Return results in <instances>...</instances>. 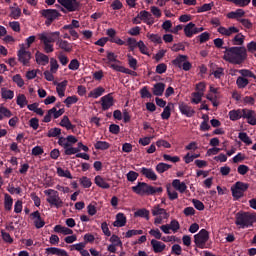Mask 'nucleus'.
Returning <instances> with one entry per match:
<instances>
[{"instance_id": "1", "label": "nucleus", "mask_w": 256, "mask_h": 256, "mask_svg": "<svg viewBox=\"0 0 256 256\" xmlns=\"http://www.w3.org/2000/svg\"><path fill=\"white\" fill-rule=\"evenodd\" d=\"M245 47H225L223 59L234 65H241L247 59Z\"/></svg>"}, {"instance_id": "2", "label": "nucleus", "mask_w": 256, "mask_h": 256, "mask_svg": "<svg viewBox=\"0 0 256 256\" xmlns=\"http://www.w3.org/2000/svg\"><path fill=\"white\" fill-rule=\"evenodd\" d=\"M254 223H256V212L239 211L235 216V224L241 229L253 227Z\"/></svg>"}, {"instance_id": "3", "label": "nucleus", "mask_w": 256, "mask_h": 256, "mask_svg": "<svg viewBox=\"0 0 256 256\" xmlns=\"http://www.w3.org/2000/svg\"><path fill=\"white\" fill-rule=\"evenodd\" d=\"M133 193L136 195H155L156 193H162V187H153L145 182H138L136 186L132 187Z\"/></svg>"}, {"instance_id": "4", "label": "nucleus", "mask_w": 256, "mask_h": 256, "mask_svg": "<svg viewBox=\"0 0 256 256\" xmlns=\"http://www.w3.org/2000/svg\"><path fill=\"white\" fill-rule=\"evenodd\" d=\"M57 2L62 6L59 8L64 14L79 12L82 9V3L79 0H58Z\"/></svg>"}, {"instance_id": "5", "label": "nucleus", "mask_w": 256, "mask_h": 256, "mask_svg": "<svg viewBox=\"0 0 256 256\" xmlns=\"http://www.w3.org/2000/svg\"><path fill=\"white\" fill-rule=\"evenodd\" d=\"M248 189V183L238 181L231 187L232 197H234V199L237 201L238 199H241V197H244V193L245 191H248Z\"/></svg>"}, {"instance_id": "6", "label": "nucleus", "mask_w": 256, "mask_h": 256, "mask_svg": "<svg viewBox=\"0 0 256 256\" xmlns=\"http://www.w3.org/2000/svg\"><path fill=\"white\" fill-rule=\"evenodd\" d=\"M40 14L42 17L46 19L45 25L47 27L51 26L53 22L58 19V17L61 16L60 12L57 11L56 9H44L40 11Z\"/></svg>"}, {"instance_id": "7", "label": "nucleus", "mask_w": 256, "mask_h": 256, "mask_svg": "<svg viewBox=\"0 0 256 256\" xmlns=\"http://www.w3.org/2000/svg\"><path fill=\"white\" fill-rule=\"evenodd\" d=\"M207 241H209V232L206 229H201L194 235V243L201 250L205 249Z\"/></svg>"}, {"instance_id": "8", "label": "nucleus", "mask_w": 256, "mask_h": 256, "mask_svg": "<svg viewBox=\"0 0 256 256\" xmlns=\"http://www.w3.org/2000/svg\"><path fill=\"white\" fill-rule=\"evenodd\" d=\"M242 118L247 120V123L255 126L256 125V112L247 108L243 109Z\"/></svg>"}, {"instance_id": "9", "label": "nucleus", "mask_w": 256, "mask_h": 256, "mask_svg": "<svg viewBox=\"0 0 256 256\" xmlns=\"http://www.w3.org/2000/svg\"><path fill=\"white\" fill-rule=\"evenodd\" d=\"M31 219L34 221V225L36 229H42V227H45L46 222L42 218L41 213L39 211H35L30 214Z\"/></svg>"}, {"instance_id": "10", "label": "nucleus", "mask_w": 256, "mask_h": 256, "mask_svg": "<svg viewBox=\"0 0 256 256\" xmlns=\"http://www.w3.org/2000/svg\"><path fill=\"white\" fill-rule=\"evenodd\" d=\"M47 203H49V205L56 207V209H60V207H63V201L61 200V198L59 197V193H54L52 194V196H49L46 199Z\"/></svg>"}, {"instance_id": "11", "label": "nucleus", "mask_w": 256, "mask_h": 256, "mask_svg": "<svg viewBox=\"0 0 256 256\" xmlns=\"http://www.w3.org/2000/svg\"><path fill=\"white\" fill-rule=\"evenodd\" d=\"M150 245L154 254H161L166 249V245L163 242L158 241L157 239H152L150 241Z\"/></svg>"}, {"instance_id": "12", "label": "nucleus", "mask_w": 256, "mask_h": 256, "mask_svg": "<svg viewBox=\"0 0 256 256\" xmlns=\"http://www.w3.org/2000/svg\"><path fill=\"white\" fill-rule=\"evenodd\" d=\"M18 60L23 64V65H28L30 60H31V52L26 51L25 48H21L18 53Z\"/></svg>"}, {"instance_id": "13", "label": "nucleus", "mask_w": 256, "mask_h": 256, "mask_svg": "<svg viewBox=\"0 0 256 256\" xmlns=\"http://www.w3.org/2000/svg\"><path fill=\"white\" fill-rule=\"evenodd\" d=\"M101 102L102 110L107 111L114 104L113 96H111V94H107L101 98Z\"/></svg>"}, {"instance_id": "14", "label": "nucleus", "mask_w": 256, "mask_h": 256, "mask_svg": "<svg viewBox=\"0 0 256 256\" xmlns=\"http://www.w3.org/2000/svg\"><path fill=\"white\" fill-rule=\"evenodd\" d=\"M46 254L48 255H56V256H69L68 252L65 249L57 248V247H49L45 249Z\"/></svg>"}, {"instance_id": "15", "label": "nucleus", "mask_w": 256, "mask_h": 256, "mask_svg": "<svg viewBox=\"0 0 256 256\" xmlns=\"http://www.w3.org/2000/svg\"><path fill=\"white\" fill-rule=\"evenodd\" d=\"M179 110L183 115H185L189 118L195 114L194 109H192L191 106L187 105L184 102L179 103Z\"/></svg>"}, {"instance_id": "16", "label": "nucleus", "mask_w": 256, "mask_h": 256, "mask_svg": "<svg viewBox=\"0 0 256 256\" xmlns=\"http://www.w3.org/2000/svg\"><path fill=\"white\" fill-rule=\"evenodd\" d=\"M56 45L64 52L71 53L73 51V44L66 40L58 39Z\"/></svg>"}, {"instance_id": "17", "label": "nucleus", "mask_w": 256, "mask_h": 256, "mask_svg": "<svg viewBox=\"0 0 256 256\" xmlns=\"http://www.w3.org/2000/svg\"><path fill=\"white\" fill-rule=\"evenodd\" d=\"M35 59H36V63L42 66H46L50 62L49 56L39 51L36 52Z\"/></svg>"}, {"instance_id": "18", "label": "nucleus", "mask_w": 256, "mask_h": 256, "mask_svg": "<svg viewBox=\"0 0 256 256\" xmlns=\"http://www.w3.org/2000/svg\"><path fill=\"white\" fill-rule=\"evenodd\" d=\"M140 173L152 181H157V174H155V171H153L151 168L142 167L140 169Z\"/></svg>"}, {"instance_id": "19", "label": "nucleus", "mask_w": 256, "mask_h": 256, "mask_svg": "<svg viewBox=\"0 0 256 256\" xmlns=\"http://www.w3.org/2000/svg\"><path fill=\"white\" fill-rule=\"evenodd\" d=\"M138 16L140 17V19L146 23L147 25H153V23H155V21H153V15L147 11H141Z\"/></svg>"}, {"instance_id": "20", "label": "nucleus", "mask_w": 256, "mask_h": 256, "mask_svg": "<svg viewBox=\"0 0 256 256\" xmlns=\"http://www.w3.org/2000/svg\"><path fill=\"white\" fill-rule=\"evenodd\" d=\"M114 227H125L127 225V217L123 213L116 215V221L113 222Z\"/></svg>"}, {"instance_id": "21", "label": "nucleus", "mask_w": 256, "mask_h": 256, "mask_svg": "<svg viewBox=\"0 0 256 256\" xmlns=\"http://www.w3.org/2000/svg\"><path fill=\"white\" fill-rule=\"evenodd\" d=\"M94 183L95 185H97V187H100V189H109L111 187V185L107 183V180H105V178H102L101 175H97L94 178Z\"/></svg>"}, {"instance_id": "22", "label": "nucleus", "mask_w": 256, "mask_h": 256, "mask_svg": "<svg viewBox=\"0 0 256 256\" xmlns=\"http://www.w3.org/2000/svg\"><path fill=\"white\" fill-rule=\"evenodd\" d=\"M218 32L224 36H231L232 34L239 33V29L236 27H229L228 29L225 27H219Z\"/></svg>"}, {"instance_id": "23", "label": "nucleus", "mask_w": 256, "mask_h": 256, "mask_svg": "<svg viewBox=\"0 0 256 256\" xmlns=\"http://www.w3.org/2000/svg\"><path fill=\"white\" fill-rule=\"evenodd\" d=\"M172 187L176 189V191H179V193H185L187 186L184 182H180L179 179H174L172 181Z\"/></svg>"}, {"instance_id": "24", "label": "nucleus", "mask_w": 256, "mask_h": 256, "mask_svg": "<svg viewBox=\"0 0 256 256\" xmlns=\"http://www.w3.org/2000/svg\"><path fill=\"white\" fill-rule=\"evenodd\" d=\"M14 200L11 195L5 194L4 195V209L5 211H12L13 209Z\"/></svg>"}, {"instance_id": "25", "label": "nucleus", "mask_w": 256, "mask_h": 256, "mask_svg": "<svg viewBox=\"0 0 256 256\" xmlns=\"http://www.w3.org/2000/svg\"><path fill=\"white\" fill-rule=\"evenodd\" d=\"M228 115H229L230 120L237 121L242 118L243 109L231 110Z\"/></svg>"}, {"instance_id": "26", "label": "nucleus", "mask_w": 256, "mask_h": 256, "mask_svg": "<svg viewBox=\"0 0 256 256\" xmlns=\"http://www.w3.org/2000/svg\"><path fill=\"white\" fill-rule=\"evenodd\" d=\"M166 85L164 83H156L152 89L155 96H162Z\"/></svg>"}, {"instance_id": "27", "label": "nucleus", "mask_w": 256, "mask_h": 256, "mask_svg": "<svg viewBox=\"0 0 256 256\" xmlns=\"http://www.w3.org/2000/svg\"><path fill=\"white\" fill-rule=\"evenodd\" d=\"M152 215L153 217H157L158 215H163V219H168L169 214L166 212L165 209L159 208V206H155L152 209Z\"/></svg>"}, {"instance_id": "28", "label": "nucleus", "mask_w": 256, "mask_h": 256, "mask_svg": "<svg viewBox=\"0 0 256 256\" xmlns=\"http://www.w3.org/2000/svg\"><path fill=\"white\" fill-rule=\"evenodd\" d=\"M15 96V92L12 90H8L7 88H1V97L5 100H12Z\"/></svg>"}, {"instance_id": "29", "label": "nucleus", "mask_w": 256, "mask_h": 256, "mask_svg": "<svg viewBox=\"0 0 256 256\" xmlns=\"http://www.w3.org/2000/svg\"><path fill=\"white\" fill-rule=\"evenodd\" d=\"M174 107L173 103H168L166 107H163L164 110L161 113V118L163 120H168L171 116V109Z\"/></svg>"}, {"instance_id": "30", "label": "nucleus", "mask_w": 256, "mask_h": 256, "mask_svg": "<svg viewBox=\"0 0 256 256\" xmlns=\"http://www.w3.org/2000/svg\"><path fill=\"white\" fill-rule=\"evenodd\" d=\"M60 126L65 127L67 130H71L75 128V125L72 124L70 118L68 116H63Z\"/></svg>"}, {"instance_id": "31", "label": "nucleus", "mask_w": 256, "mask_h": 256, "mask_svg": "<svg viewBox=\"0 0 256 256\" xmlns=\"http://www.w3.org/2000/svg\"><path fill=\"white\" fill-rule=\"evenodd\" d=\"M245 15V12L242 9H237L236 11H232L230 13L227 14V17L229 19H240L241 17H243Z\"/></svg>"}, {"instance_id": "32", "label": "nucleus", "mask_w": 256, "mask_h": 256, "mask_svg": "<svg viewBox=\"0 0 256 256\" xmlns=\"http://www.w3.org/2000/svg\"><path fill=\"white\" fill-rule=\"evenodd\" d=\"M105 93V89L103 87H98L96 89H94L93 91H91L88 95V97H92L94 99L99 98L101 95H103Z\"/></svg>"}, {"instance_id": "33", "label": "nucleus", "mask_w": 256, "mask_h": 256, "mask_svg": "<svg viewBox=\"0 0 256 256\" xmlns=\"http://www.w3.org/2000/svg\"><path fill=\"white\" fill-rule=\"evenodd\" d=\"M40 41L43 44V49H44L45 53L49 54V53L54 52L55 49H54L53 43H50L47 40H40Z\"/></svg>"}, {"instance_id": "34", "label": "nucleus", "mask_w": 256, "mask_h": 256, "mask_svg": "<svg viewBox=\"0 0 256 256\" xmlns=\"http://www.w3.org/2000/svg\"><path fill=\"white\" fill-rule=\"evenodd\" d=\"M57 175L60 176V177H65V178H68V179H73V175H72L71 171L64 170L61 167L57 168Z\"/></svg>"}, {"instance_id": "35", "label": "nucleus", "mask_w": 256, "mask_h": 256, "mask_svg": "<svg viewBox=\"0 0 256 256\" xmlns=\"http://www.w3.org/2000/svg\"><path fill=\"white\" fill-rule=\"evenodd\" d=\"M134 216L142 217V218L146 219V221H149V210H147L145 208L139 209L134 213Z\"/></svg>"}, {"instance_id": "36", "label": "nucleus", "mask_w": 256, "mask_h": 256, "mask_svg": "<svg viewBox=\"0 0 256 256\" xmlns=\"http://www.w3.org/2000/svg\"><path fill=\"white\" fill-rule=\"evenodd\" d=\"M94 147L96 150H107L109 149V147H111V144H109L108 142L106 141H97L95 144H94Z\"/></svg>"}, {"instance_id": "37", "label": "nucleus", "mask_w": 256, "mask_h": 256, "mask_svg": "<svg viewBox=\"0 0 256 256\" xmlns=\"http://www.w3.org/2000/svg\"><path fill=\"white\" fill-rule=\"evenodd\" d=\"M40 41H48V43L53 44L54 42H56V38L52 33H48V34H41L39 37Z\"/></svg>"}, {"instance_id": "38", "label": "nucleus", "mask_w": 256, "mask_h": 256, "mask_svg": "<svg viewBox=\"0 0 256 256\" xmlns=\"http://www.w3.org/2000/svg\"><path fill=\"white\" fill-rule=\"evenodd\" d=\"M238 72L241 75V77H243V78H246V79L253 78L256 80V75L248 69H241V70H238Z\"/></svg>"}, {"instance_id": "39", "label": "nucleus", "mask_w": 256, "mask_h": 256, "mask_svg": "<svg viewBox=\"0 0 256 256\" xmlns=\"http://www.w3.org/2000/svg\"><path fill=\"white\" fill-rule=\"evenodd\" d=\"M16 103L20 108H24L28 104L27 97L24 94H19Z\"/></svg>"}, {"instance_id": "40", "label": "nucleus", "mask_w": 256, "mask_h": 256, "mask_svg": "<svg viewBox=\"0 0 256 256\" xmlns=\"http://www.w3.org/2000/svg\"><path fill=\"white\" fill-rule=\"evenodd\" d=\"M244 40H245V36L242 35V33H239V34H237V35L233 38L232 43H233V45H235V46H241V45L244 44Z\"/></svg>"}, {"instance_id": "41", "label": "nucleus", "mask_w": 256, "mask_h": 256, "mask_svg": "<svg viewBox=\"0 0 256 256\" xmlns=\"http://www.w3.org/2000/svg\"><path fill=\"white\" fill-rule=\"evenodd\" d=\"M187 60V56L185 55H179L176 59L172 61V64L178 68L182 67V63H184Z\"/></svg>"}, {"instance_id": "42", "label": "nucleus", "mask_w": 256, "mask_h": 256, "mask_svg": "<svg viewBox=\"0 0 256 256\" xmlns=\"http://www.w3.org/2000/svg\"><path fill=\"white\" fill-rule=\"evenodd\" d=\"M171 167H172V165L161 162V163H158V164H157V166H156V171H157L159 174H162V173H164L165 171L169 170Z\"/></svg>"}, {"instance_id": "43", "label": "nucleus", "mask_w": 256, "mask_h": 256, "mask_svg": "<svg viewBox=\"0 0 256 256\" xmlns=\"http://www.w3.org/2000/svg\"><path fill=\"white\" fill-rule=\"evenodd\" d=\"M194 26H195V24H193L192 22H190L189 24H187V25L185 26V28H184V33H185V35H186L188 38H191V37L194 35V33H193V31H194Z\"/></svg>"}, {"instance_id": "44", "label": "nucleus", "mask_w": 256, "mask_h": 256, "mask_svg": "<svg viewBox=\"0 0 256 256\" xmlns=\"http://www.w3.org/2000/svg\"><path fill=\"white\" fill-rule=\"evenodd\" d=\"M236 84L239 89H243L249 84V80L247 78L239 76L236 80Z\"/></svg>"}, {"instance_id": "45", "label": "nucleus", "mask_w": 256, "mask_h": 256, "mask_svg": "<svg viewBox=\"0 0 256 256\" xmlns=\"http://www.w3.org/2000/svg\"><path fill=\"white\" fill-rule=\"evenodd\" d=\"M59 68H60V65H59L57 59L51 58L50 59V71L52 73H57Z\"/></svg>"}, {"instance_id": "46", "label": "nucleus", "mask_w": 256, "mask_h": 256, "mask_svg": "<svg viewBox=\"0 0 256 256\" xmlns=\"http://www.w3.org/2000/svg\"><path fill=\"white\" fill-rule=\"evenodd\" d=\"M1 237L5 243H14V239L12 238L10 233L6 232L5 230H1Z\"/></svg>"}, {"instance_id": "47", "label": "nucleus", "mask_w": 256, "mask_h": 256, "mask_svg": "<svg viewBox=\"0 0 256 256\" xmlns=\"http://www.w3.org/2000/svg\"><path fill=\"white\" fill-rule=\"evenodd\" d=\"M110 243H112V245H116V247H123V242L121 241V238H119V236L113 234L110 239H109Z\"/></svg>"}, {"instance_id": "48", "label": "nucleus", "mask_w": 256, "mask_h": 256, "mask_svg": "<svg viewBox=\"0 0 256 256\" xmlns=\"http://www.w3.org/2000/svg\"><path fill=\"white\" fill-rule=\"evenodd\" d=\"M79 101V98L76 95L69 96L64 100V103L68 108L71 107L72 104H76Z\"/></svg>"}, {"instance_id": "49", "label": "nucleus", "mask_w": 256, "mask_h": 256, "mask_svg": "<svg viewBox=\"0 0 256 256\" xmlns=\"http://www.w3.org/2000/svg\"><path fill=\"white\" fill-rule=\"evenodd\" d=\"M80 183L82 187H84V189H90L91 185H93L91 179L87 176H83L82 178H80Z\"/></svg>"}, {"instance_id": "50", "label": "nucleus", "mask_w": 256, "mask_h": 256, "mask_svg": "<svg viewBox=\"0 0 256 256\" xmlns=\"http://www.w3.org/2000/svg\"><path fill=\"white\" fill-rule=\"evenodd\" d=\"M61 134H62V129H60V128H51L47 133V137H49V138L58 137Z\"/></svg>"}, {"instance_id": "51", "label": "nucleus", "mask_w": 256, "mask_h": 256, "mask_svg": "<svg viewBox=\"0 0 256 256\" xmlns=\"http://www.w3.org/2000/svg\"><path fill=\"white\" fill-rule=\"evenodd\" d=\"M12 80L17 84L19 88H22L25 85V81L20 74L13 76Z\"/></svg>"}, {"instance_id": "52", "label": "nucleus", "mask_w": 256, "mask_h": 256, "mask_svg": "<svg viewBox=\"0 0 256 256\" xmlns=\"http://www.w3.org/2000/svg\"><path fill=\"white\" fill-rule=\"evenodd\" d=\"M65 155H74L80 152V148L73 147V145L64 148Z\"/></svg>"}, {"instance_id": "53", "label": "nucleus", "mask_w": 256, "mask_h": 256, "mask_svg": "<svg viewBox=\"0 0 256 256\" xmlns=\"http://www.w3.org/2000/svg\"><path fill=\"white\" fill-rule=\"evenodd\" d=\"M81 63L79 62L78 59H73L70 61V64L68 65L69 70L76 71L80 68Z\"/></svg>"}, {"instance_id": "54", "label": "nucleus", "mask_w": 256, "mask_h": 256, "mask_svg": "<svg viewBox=\"0 0 256 256\" xmlns=\"http://www.w3.org/2000/svg\"><path fill=\"white\" fill-rule=\"evenodd\" d=\"M204 94L200 93V92H193L192 93V100L191 102L194 103V104H199L202 100V97H203Z\"/></svg>"}, {"instance_id": "55", "label": "nucleus", "mask_w": 256, "mask_h": 256, "mask_svg": "<svg viewBox=\"0 0 256 256\" xmlns=\"http://www.w3.org/2000/svg\"><path fill=\"white\" fill-rule=\"evenodd\" d=\"M213 6H214L213 2H211L209 4H204L203 6L197 8V13H203V12L210 11Z\"/></svg>"}, {"instance_id": "56", "label": "nucleus", "mask_w": 256, "mask_h": 256, "mask_svg": "<svg viewBox=\"0 0 256 256\" xmlns=\"http://www.w3.org/2000/svg\"><path fill=\"white\" fill-rule=\"evenodd\" d=\"M129 67L133 70H137V59L133 58L131 54L127 55Z\"/></svg>"}, {"instance_id": "57", "label": "nucleus", "mask_w": 256, "mask_h": 256, "mask_svg": "<svg viewBox=\"0 0 256 256\" xmlns=\"http://www.w3.org/2000/svg\"><path fill=\"white\" fill-rule=\"evenodd\" d=\"M127 180L130 181V183H134L135 180L139 177V173L135 171H129L126 175Z\"/></svg>"}, {"instance_id": "58", "label": "nucleus", "mask_w": 256, "mask_h": 256, "mask_svg": "<svg viewBox=\"0 0 256 256\" xmlns=\"http://www.w3.org/2000/svg\"><path fill=\"white\" fill-rule=\"evenodd\" d=\"M169 227H170V230L173 232V233H177V231L180 229V224L177 220H172L170 222V224H168Z\"/></svg>"}, {"instance_id": "59", "label": "nucleus", "mask_w": 256, "mask_h": 256, "mask_svg": "<svg viewBox=\"0 0 256 256\" xmlns=\"http://www.w3.org/2000/svg\"><path fill=\"white\" fill-rule=\"evenodd\" d=\"M58 60H59V62L61 63L62 66L68 65V63L70 61L69 58L66 55H64L63 52L59 53Z\"/></svg>"}, {"instance_id": "60", "label": "nucleus", "mask_w": 256, "mask_h": 256, "mask_svg": "<svg viewBox=\"0 0 256 256\" xmlns=\"http://www.w3.org/2000/svg\"><path fill=\"white\" fill-rule=\"evenodd\" d=\"M239 139L242 141V142H244L245 144H247V145H250V144H252V140L249 138V136L246 134V133H244V132H240L239 133Z\"/></svg>"}, {"instance_id": "61", "label": "nucleus", "mask_w": 256, "mask_h": 256, "mask_svg": "<svg viewBox=\"0 0 256 256\" xmlns=\"http://www.w3.org/2000/svg\"><path fill=\"white\" fill-rule=\"evenodd\" d=\"M149 235H151V237H154L156 239V241H159V239H161V237H162V234L158 228L151 229L149 231Z\"/></svg>"}, {"instance_id": "62", "label": "nucleus", "mask_w": 256, "mask_h": 256, "mask_svg": "<svg viewBox=\"0 0 256 256\" xmlns=\"http://www.w3.org/2000/svg\"><path fill=\"white\" fill-rule=\"evenodd\" d=\"M44 149L41 146H35L32 148L31 154L34 156H40L44 154Z\"/></svg>"}, {"instance_id": "63", "label": "nucleus", "mask_w": 256, "mask_h": 256, "mask_svg": "<svg viewBox=\"0 0 256 256\" xmlns=\"http://www.w3.org/2000/svg\"><path fill=\"white\" fill-rule=\"evenodd\" d=\"M107 59L109 62H116L121 64V61L117 60V55H115L113 52H107Z\"/></svg>"}, {"instance_id": "64", "label": "nucleus", "mask_w": 256, "mask_h": 256, "mask_svg": "<svg viewBox=\"0 0 256 256\" xmlns=\"http://www.w3.org/2000/svg\"><path fill=\"white\" fill-rule=\"evenodd\" d=\"M163 159L165 160V161H171V162H173V163H177V162H179L180 161V158L178 157V156H170V155H168V154H164L163 155Z\"/></svg>"}]
</instances>
